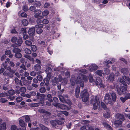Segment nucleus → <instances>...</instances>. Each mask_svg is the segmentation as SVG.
I'll return each instance as SVG.
<instances>
[{
    "label": "nucleus",
    "mask_w": 130,
    "mask_h": 130,
    "mask_svg": "<svg viewBox=\"0 0 130 130\" xmlns=\"http://www.w3.org/2000/svg\"><path fill=\"white\" fill-rule=\"evenodd\" d=\"M10 59L8 58L6 59V61L3 63L2 66L6 70L9 71H5L3 73V75L5 76H7L9 78H11L13 77V74L15 72V70L11 69L10 66H7L8 62Z\"/></svg>",
    "instance_id": "f03ea898"
},
{
    "label": "nucleus",
    "mask_w": 130,
    "mask_h": 130,
    "mask_svg": "<svg viewBox=\"0 0 130 130\" xmlns=\"http://www.w3.org/2000/svg\"><path fill=\"white\" fill-rule=\"evenodd\" d=\"M13 52L16 54V53H20L21 52V50L19 48H15L13 49Z\"/></svg>",
    "instance_id": "58836bf2"
},
{
    "label": "nucleus",
    "mask_w": 130,
    "mask_h": 130,
    "mask_svg": "<svg viewBox=\"0 0 130 130\" xmlns=\"http://www.w3.org/2000/svg\"><path fill=\"white\" fill-rule=\"evenodd\" d=\"M22 23L23 25L25 26H27L28 24V21L26 19H24L22 21Z\"/></svg>",
    "instance_id": "bb28decb"
},
{
    "label": "nucleus",
    "mask_w": 130,
    "mask_h": 130,
    "mask_svg": "<svg viewBox=\"0 0 130 130\" xmlns=\"http://www.w3.org/2000/svg\"><path fill=\"white\" fill-rule=\"evenodd\" d=\"M34 6L36 7H40L41 5L40 2H37L34 4Z\"/></svg>",
    "instance_id": "864d4df0"
},
{
    "label": "nucleus",
    "mask_w": 130,
    "mask_h": 130,
    "mask_svg": "<svg viewBox=\"0 0 130 130\" xmlns=\"http://www.w3.org/2000/svg\"><path fill=\"white\" fill-rule=\"evenodd\" d=\"M104 126L106 127L109 130H112V129L111 126L109 125L108 124L106 123H103Z\"/></svg>",
    "instance_id": "5701e85b"
},
{
    "label": "nucleus",
    "mask_w": 130,
    "mask_h": 130,
    "mask_svg": "<svg viewBox=\"0 0 130 130\" xmlns=\"http://www.w3.org/2000/svg\"><path fill=\"white\" fill-rule=\"evenodd\" d=\"M22 55L20 53L15 54V56L17 58H20L22 57Z\"/></svg>",
    "instance_id": "a18cd8bd"
},
{
    "label": "nucleus",
    "mask_w": 130,
    "mask_h": 130,
    "mask_svg": "<svg viewBox=\"0 0 130 130\" xmlns=\"http://www.w3.org/2000/svg\"><path fill=\"white\" fill-rule=\"evenodd\" d=\"M8 96V94L5 92L2 93L0 94V97H5Z\"/></svg>",
    "instance_id": "37998d69"
},
{
    "label": "nucleus",
    "mask_w": 130,
    "mask_h": 130,
    "mask_svg": "<svg viewBox=\"0 0 130 130\" xmlns=\"http://www.w3.org/2000/svg\"><path fill=\"white\" fill-rule=\"evenodd\" d=\"M122 78H122L120 79V83L125 86L126 85V84L125 82V80L126 82L128 85H130V79L129 78L124 76H122Z\"/></svg>",
    "instance_id": "6e6552de"
},
{
    "label": "nucleus",
    "mask_w": 130,
    "mask_h": 130,
    "mask_svg": "<svg viewBox=\"0 0 130 130\" xmlns=\"http://www.w3.org/2000/svg\"><path fill=\"white\" fill-rule=\"evenodd\" d=\"M19 122L20 125L22 127H23V130H26L25 126L26 125L23 120L22 119H20L19 121Z\"/></svg>",
    "instance_id": "a211bd4d"
},
{
    "label": "nucleus",
    "mask_w": 130,
    "mask_h": 130,
    "mask_svg": "<svg viewBox=\"0 0 130 130\" xmlns=\"http://www.w3.org/2000/svg\"><path fill=\"white\" fill-rule=\"evenodd\" d=\"M49 12L48 10H44L42 13V17L47 15L49 14Z\"/></svg>",
    "instance_id": "c85d7f7f"
},
{
    "label": "nucleus",
    "mask_w": 130,
    "mask_h": 130,
    "mask_svg": "<svg viewBox=\"0 0 130 130\" xmlns=\"http://www.w3.org/2000/svg\"><path fill=\"white\" fill-rule=\"evenodd\" d=\"M35 13V14L34 15V17L35 18H42V15H41V12L40 10H37Z\"/></svg>",
    "instance_id": "4468645a"
},
{
    "label": "nucleus",
    "mask_w": 130,
    "mask_h": 130,
    "mask_svg": "<svg viewBox=\"0 0 130 130\" xmlns=\"http://www.w3.org/2000/svg\"><path fill=\"white\" fill-rule=\"evenodd\" d=\"M37 78L39 81H41L42 79V77L40 75L38 76L37 77Z\"/></svg>",
    "instance_id": "338daca9"
},
{
    "label": "nucleus",
    "mask_w": 130,
    "mask_h": 130,
    "mask_svg": "<svg viewBox=\"0 0 130 130\" xmlns=\"http://www.w3.org/2000/svg\"><path fill=\"white\" fill-rule=\"evenodd\" d=\"M127 87L123 86H120V87L117 86V89L118 94L119 95H121L126 93Z\"/></svg>",
    "instance_id": "0eeeda50"
},
{
    "label": "nucleus",
    "mask_w": 130,
    "mask_h": 130,
    "mask_svg": "<svg viewBox=\"0 0 130 130\" xmlns=\"http://www.w3.org/2000/svg\"><path fill=\"white\" fill-rule=\"evenodd\" d=\"M96 73L98 75L103 76H104V74L102 71L98 70L96 71Z\"/></svg>",
    "instance_id": "393cba45"
},
{
    "label": "nucleus",
    "mask_w": 130,
    "mask_h": 130,
    "mask_svg": "<svg viewBox=\"0 0 130 130\" xmlns=\"http://www.w3.org/2000/svg\"><path fill=\"white\" fill-rule=\"evenodd\" d=\"M88 79V77L87 76L80 73L77 77L76 83L79 84L81 87H83L84 85L83 80L85 82L87 81Z\"/></svg>",
    "instance_id": "20e7f679"
},
{
    "label": "nucleus",
    "mask_w": 130,
    "mask_h": 130,
    "mask_svg": "<svg viewBox=\"0 0 130 130\" xmlns=\"http://www.w3.org/2000/svg\"><path fill=\"white\" fill-rule=\"evenodd\" d=\"M34 68L36 71H39L41 69V67L40 65L36 64L34 65Z\"/></svg>",
    "instance_id": "b1692460"
},
{
    "label": "nucleus",
    "mask_w": 130,
    "mask_h": 130,
    "mask_svg": "<svg viewBox=\"0 0 130 130\" xmlns=\"http://www.w3.org/2000/svg\"><path fill=\"white\" fill-rule=\"evenodd\" d=\"M40 92L41 93H43L45 91V88L44 87H42L40 89Z\"/></svg>",
    "instance_id": "3c124183"
},
{
    "label": "nucleus",
    "mask_w": 130,
    "mask_h": 130,
    "mask_svg": "<svg viewBox=\"0 0 130 130\" xmlns=\"http://www.w3.org/2000/svg\"><path fill=\"white\" fill-rule=\"evenodd\" d=\"M23 9L24 11H27L28 8L27 6H24L23 7Z\"/></svg>",
    "instance_id": "052dcab7"
},
{
    "label": "nucleus",
    "mask_w": 130,
    "mask_h": 130,
    "mask_svg": "<svg viewBox=\"0 0 130 130\" xmlns=\"http://www.w3.org/2000/svg\"><path fill=\"white\" fill-rule=\"evenodd\" d=\"M51 125L53 126L54 127L57 124L61 125L64 124V122L57 120L55 121H50Z\"/></svg>",
    "instance_id": "f8f14e48"
},
{
    "label": "nucleus",
    "mask_w": 130,
    "mask_h": 130,
    "mask_svg": "<svg viewBox=\"0 0 130 130\" xmlns=\"http://www.w3.org/2000/svg\"><path fill=\"white\" fill-rule=\"evenodd\" d=\"M38 43L42 45H45V42L43 41L40 40L38 41Z\"/></svg>",
    "instance_id": "680f3d73"
},
{
    "label": "nucleus",
    "mask_w": 130,
    "mask_h": 130,
    "mask_svg": "<svg viewBox=\"0 0 130 130\" xmlns=\"http://www.w3.org/2000/svg\"><path fill=\"white\" fill-rule=\"evenodd\" d=\"M98 67V66L95 64H92L89 67V70L90 71H92L96 70Z\"/></svg>",
    "instance_id": "2eb2a0df"
},
{
    "label": "nucleus",
    "mask_w": 130,
    "mask_h": 130,
    "mask_svg": "<svg viewBox=\"0 0 130 130\" xmlns=\"http://www.w3.org/2000/svg\"><path fill=\"white\" fill-rule=\"evenodd\" d=\"M53 105L56 107L60 108L64 110H68L69 109L68 107L66 105L61 104L59 103H53Z\"/></svg>",
    "instance_id": "1a4fd4ad"
},
{
    "label": "nucleus",
    "mask_w": 130,
    "mask_h": 130,
    "mask_svg": "<svg viewBox=\"0 0 130 130\" xmlns=\"http://www.w3.org/2000/svg\"><path fill=\"white\" fill-rule=\"evenodd\" d=\"M52 98V97L51 94H48L47 95V98L46 99L50 102H53Z\"/></svg>",
    "instance_id": "7c9ffc66"
},
{
    "label": "nucleus",
    "mask_w": 130,
    "mask_h": 130,
    "mask_svg": "<svg viewBox=\"0 0 130 130\" xmlns=\"http://www.w3.org/2000/svg\"><path fill=\"white\" fill-rule=\"evenodd\" d=\"M12 46L13 47H19L21 46V45L18 44L17 43L13 44H12Z\"/></svg>",
    "instance_id": "8fccbe9b"
},
{
    "label": "nucleus",
    "mask_w": 130,
    "mask_h": 130,
    "mask_svg": "<svg viewBox=\"0 0 130 130\" xmlns=\"http://www.w3.org/2000/svg\"><path fill=\"white\" fill-rule=\"evenodd\" d=\"M88 130H99V129L97 128L93 129L92 127L90 126L88 127Z\"/></svg>",
    "instance_id": "774afa93"
},
{
    "label": "nucleus",
    "mask_w": 130,
    "mask_h": 130,
    "mask_svg": "<svg viewBox=\"0 0 130 130\" xmlns=\"http://www.w3.org/2000/svg\"><path fill=\"white\" fill-rule=\"evenodd\" d=\"M23 117H24L25 118V121L28 122L30 120V118L29 116L26 115L21 117L22 118Z\"/></svg>",
    "instance_id": "4c0bfd02"
},
{
    "label": "nucleus",
    "mask_w": 130,
    "mask_h": 130,
    "mask_svg": "<svg viewBox=\"0 0 130 130\" xmlns=\"http://www.w3.org/2000/svg\"><path fill=\"white\" fill-rule=\"evenodd\" d=\"M40 96L41 98H42L40 100V102H39V103H35L33 104V106L35 107H36L38 106L39 104H43L44 103V99L45 96L44 94H43Z\"/></svg>",
    "instance_id": "ddd939ff"
},
{
    "label": "nucleus",
    "mask_w": 130,
    "mask_h": 130,
    "mask_svg": "<svg viewBox=\"0 0 130 130\" xmlns=\"http://www.w3.org/2000/svg\"><path fill=\"white\" fill-rule=\"evenodd\" d=\"M6 124L5 122H4L0 126V130H6Z\"/></svg>",
    "instance_id": "4be33fe9"
},
{
    "label": "nucleus",
    "mask_w": 130,
    "mask_h": 130,
    "mask_svg": "<svg viewBox=\"0 0 130 130\" xmlns=\"http://www.w3.org/2000/svg\"><path fill=\"white\" fill-rule=\"evenodd\" d=\"M71 85L72 86H74L75 84V78L74 76H72L70 80Z\"/></svg>",
    "instance_id": "aec40b11"
},
{
    "label": "nucleus",
    "mask_w": 130,
    "mask_h": 130,
    "mask_svg": "<svg viewBox=\"0 0 130 130\" xmlns=\"http://www.w3.org/2000/svg\"><path fill=\"white\" fill-rule=\"evenodd\" d=\"M43 81L44 82L45 85L48 86L49 83L48 80L46 78H44L43 79Z\"/></svg>",
    "instance_id": "49530a36"
},
{
    "label": "nucleus",
    "mask_w": 130,
    "mask_h": 130,
    "mask_svg": "<svg viewBox=\"0 0 130 130\" xmlns=\"http://www.w3.org/2000/svg\"><path fill=\"white\" fill-rule=\"evenodd\" d=\"M116 117L118 120L115 121L113 125L115 127H118L124 120V117L122 114L118 113L116 115Z\"/></svg>",
    "instance_id": "39448f33"
},
{
    "label": "nucleus",
    "mask_w": 130,
    "mask_h": 130,
    "mask_svg": "<svg viewBox=\"0 0 130 130\" xmlns=\"http://www.w3.org/2000/svg\"><path fill=\"white\" fill-rule=\"evenodd\" d=\"M7 101V100L4 98H1L0 99V102L2 103H4Z\"/></svg>",
    "instance_id": "69168bd1"
},
{
    "label": "nucleus",
    "mask_w": 130,
    "mask_h": 130,
    "mask_svg": "<svg viewBox=\"0 0 130 130\" xmlns=\"http://www.w3.org/2000/svg\"><path fill=\"white\" fill-rule=\"evenodd\" d=\"M39 111L40 112L45 113V115L49 116L50 114V113L49 112L45 111L43 109H39Z\"/></svg>",
    "instance_id": "cd10ccee"
},
{
    "label": "nucleus",
    "mask_w": 130,
    "mask_h": 130,
    "mask_svg": "<svg viewBox=\"0 0 130 130\" xmlns=\"http://www.w3.org/2000/svg\"><path fill=\"white\" fill-rule=\"evenodd\" d=\"M128 71V70L126 68H122L121 70V72L124 74L127 73V72Z\"/></svg>",
    "instance_id": "f704fd0d"
},
{
    "label": "nucleus",
    "mask_w": 130,
    "mask_h": 130,
    "mask_svg": "<svg viewBox=\"0 0 130 130\" xmlns=\"http://www.w3.org/2000/svg\"><path fill=\"white\" fill-rule=\"evenodd\" d=\"M22 100V98L21 97L19 96L16 98V100L17 102H19Z\"/></svg>",
    "instance_id": "de8ad7c7"
},
{
    "label": "nucleus",
    "mask_w": 130,
    "mask_h": 130,
    "mask_svg": "<svg viewBox=\"0 0 130 130\" xmlns=\"http://www.w3.org/2000/svg\"><path fill=\"white\" fill-rule=\"evenodd\" d=\"M25 53L27 54H30L31 53V50L28 48H26L25 49Z\"/></svg>",
    "instance_id": "79ce46f5"
},
{
    "label": "nucleus",
    "mask_w": 130,
    "mask_h": 130,
    "mask_svg": "<svg viewBox=\"0 0 130 130\" xmlns=\"http://www.w3.org/2000/svg\"><path fill=\"white\" fill-rule=\"evenodd\" d=\"M45 72L47 74V76L50 79L51 77V74L52 72V70L50 67H48L45 70Z\"/></svg>",
    "instance_id": "f3484780"
},
{
    "label": "nucleus",
    "mask_w": 130,
    "mask_h": 130,
    "mask_svg": "<svg viewBox=\"0 0 130 130\" xmlns=\"http://www.w3.org/2000/svg\"><path fill=\"white\" fill-rule=\"evenodd\" d=\"M17 40V38L15 37H13L11 39V41L12 42H15Z\"/></svg>",
    "instance_id": "4d7b16f0"
},
{
    "label": "nucleus",
    "mask_w": 130,
    "mask_h": 130,
    "mask_svg": "<svg viewBox=\"0 0 130 130\" xmlns=\"http://www.w3.org/2000/svg\"><path fill=\"white\" fill-rule=\"evenodd\" d=\"M48 22V21L46 19H45L42 21V23L44 24H47Z\"/></svg>",
    "instance_id": "603ef678"
},
{
    "label": "nucleus",
    "mask_w": 130,
    "mask_h": 130,
    "mask_svg": "<svg viewBox=\"0 0 130 130\" xmlns=\"http://www.w3.org/2000/svg\"><path fill=\"white\" fill-rule=\"evenodd\" d=\"M120 99L121 101L123 103L124 102L127 100L125 97L124 98L121 97L120 98Z\"/></svg>",
    "instance_id": "0e129e2a"
},
{
    "label": "nucleus",
    "mask_w": 130,
    "mask_h": 130,
    "mask_svg": "<svg viewBox=\"0 0 130 130\" xmlns=\"http://www.w3.org/2000/svg\"><path fill=\"white\" fill-rule=\"evenodd\" d=\"M117 96L114 92L106 94L105 96L104 101L107 104H110L116 101Z\"/></svg>",
    "instance_id": "7ed1b4c3"
},
{
    "label": "nucleus",
    "mask_w": 130,
    "mask_h": 130,
    "mask_svg": "<svg viewBox=\"0 0 130 130\" xmlns=\"http://www.w3.org/2000/svg\"><path fill=\"white\" fill-rule=\"evenodd\" d=\"M22 82L24 85H28L31 82H30L25 79L23 80V81H22Z\"/></svg>",
    "instance_id": "c9c22d12"
},
{
    "label": "nucleus",
    "mask_w": 130,
    "mask_h": 130,
    "mask_svg": "<svg viewBox=\"0 0 130 130\" xmlns=\"http://www.w3.org/2000/svg\"><path fill=\"white\" fill-rule=\"evenodd\" d=\"M89 81L90 82H93V79L92 75H89Z\"/></svg>",
    "instance_id": "e2e57ef3"
},
{
    "label": "nucleus",
    "mask_w": 130,
    "mask_h": 130,
    "mask_svg": "<svg viewBox=\"0 0 130 130\" xmlns=\"http://www.w3.org/2000/svg\"><path fill=\"white\" fill-rule=\"evenodd\" d=\"M80 96H81L82 101L85 102H87L89 99V95L86 89H84L81 92Z\"/></svg>",
    "instance_id": "423d86ee"
},
{
    "label": "nucleus",
    "mask_w": 130,
    "mask_h": 130,
    "mask_svg": "<svg viewBox=\"0 0 130 130\" xmlns=\"http://www.w3.org/2000/svg\"><path fill=\"white\" fill-rule=\"evenodd\" d=\"M29 10L31 11L34 12H36L37 10L35 7L33 6H31L29 8Z\"/></svg>",
    "instance_id": "a19ab883"
},
{
    "label": "nucleus",
    "mask_w": 130,
    "mask_h": 130,
    "mask_svg": "<svg viewBox=\"0 0 130 130\" xmlns=\"http://www.w3.org/2000/svg\"><path fill=\"white\" fill-rule=\"evenodd\" d=\"M39 126L42 130H49L48 127L42 124H39Z\"/></svg>",
    "instance_id": "a878e982"
},
{
    "label": "nucleus",
    "mask_w": 130,
    "mask_h": 130,
    "mask_svg": "<svg viewBox=\"0 0 130 130\" xmlns=\"http://www.w3.org/2000/svg\"><path fill=\"white\" fill-rule=\"evenodd\" d=\"M17 42L19 44H18L21 45V44L23 42L22 39L20 37H19L18 39Z\"/></svg>",
    "instance_id": "09e8293b"
},
{
    "label": "nucleus",
    "mask_w": 130,
    "mask_h": 130,
    "mask_svg": "<svg viewBox=\"0 0 130 130\" xmlns=\"http://www.w3.org/2000/svg\"><path fill=\"white\" fill-rule=\"evenodd\" d=\"M112 62L108 60H106L105 61L104 64L105 65H107L109 63L111 64Z\"/></svg>",
    "instance_id": "13d9d810"
},
{
    "label": "nucleus",
    "mask_w": 130,
    "mask_h": 130,
    "mask_svg": "<svg viewBox=\"0 0 130 130\" xmlns=\"http://www.w3.org/2000/svg\"><path fill=\"white\" fill-rule=\"evenodd\" d=\"M15 83L17 84H20L22 86L21 84V80H19L17 77H15Z\"/></svg>",
    "instance_id": "c756f323"
},
{
    "label": "nucleus",
    "mask_w": 130,
    "mask_h": 130,
    "mask_svg": "<svg viewBox=\"0 0 130 130\" xmlns=\"http://www.w3.org/2000/svg\"><path fill=\"white\" fill-rule=\"evenodd\" d=\"M43 25L42 24H39L35 26L36 31L38 34H40L42 32L43 30L41 28L43 27Z\"/></svg>",
    "instance_id": "9d476101"
},
{
    "label": "nucleus",
    "mask_w": 130,
    "mask_h": 130,
    "mask_svg": "<svg viewBox=\"0 0 130 130\" xmlns=\"http://www.w3.org/2000/svg\"><path fill=\"white\" fill-rule=\"evenodd\" d=\"M35 29V27H31L29 28L28 31V33L30 36H32L34 35Z\"/></svg>",
    "instance_id": "dca6fc26"
},
{
    "label": "nucleus",
    "mask_w": 130,
    "mask_h": 130,
    "mask_svg": "<svg viewBox=\"0 0 130 130\" xmlns=\"http://www.w3.org/2000/svg\"><path fill=\"white\" fill-rule=\"evenodd\" d=\"M8 92L9 94L12 95H13L15 93L14 91L13 90H10Z\"/></svg>",
    "instance_id": "6e6d98bb"
},
{
    "label": "nucleus",
    "mask_w": 130,
    "mask_h": 130,
    "mask_svg": "<svg viewBox=\"0 0 130 130\" xmlns=\"http://www.w3.org/2000/svg\"><path fill=\"white\" fill-rule=\"evenodd\" d=\"M91 103L93 106V108L94 109L98 108V106L100 109L103 108L106 111V112L103 113V116L106 118H109L110 116V111L109 108H106L105 104L102 102L100 103L99 97L97 96H92L91 98Z\"/></svg>",
    "instance_id": "f257e3e1"
},
{
    "label": "nucleus",
    "mask_w": 130,
    "mask_h": 130,
    "mask_svg": "<svg viewBox=\"0 0 130 130\" xmlns=\"http://www.w3.org/2000/svg\"><path fill=\"white\" fill-rule=\"evenodd\" d=\"M25 43L26 45L28 46H31L32 44L31 41L28 40H26L25 41Z\"/></svg>",
    "instance_id": "e433bc0d"
},
{
    "label": "nucleus",
    "mask_w": 130,
    "mask_h": 130,
    "mask_svg": "<svg viewBox=\"0 0 130 130\" xmlns=\"http://www.w3.org/2000/svg\"><path fill=\"white\" fill-rule=\"evenodd\" d=\"M20 91L21 92L24 93L26 92V89L25 88L22 87L20 89Z\"/></svg>",
    "instance_id": "c03bdc74"
},
{
    "label": "nucleus",
    "mask_w": 130,
    "mask_h": 130,
    "mask_svg": "<svg viewBox=\"0 0 130 130\" xmlns=\"http://www.w3.org/2000/svg\"><path fill=\"white\" fill-rule=\"evenodd\" d=\"M24 57L32 61H34V59L29 56L26 55L24 56Z\"/></svg>",
    "instance_id": "ea45409f"
},
{
    "label": "nucleus",
    "mask_w": 130,
    "mask_h": 130,
    "mask_svg": "<svg viewBox=\"0 0 130 130\" xmlns=\"http://www.w3.org/2000/svg\"><path fill=\"white\" fill-rule=\"evenodd\" d=\"M80 90V87H77L75 90V96L77 98H78L79 95V93Z\"/></svg>",
    "instance_id": "412c9836"
},
{
    "label": "nucleus",
    "mask_w": 130,
    "mask_h": 130,
    "mask_svg": "<svg viewBox=\"0 0 130 130\" xmlns=\"http://www.w3.org/2000/svg\"><path fill=\"white\" fill-rule=\"evenodd\" d=\"M31 49L33 52H36L37 50V48L35 45H31Z\"/></svg>",
    "instance_id": "473e14b6"
},
{
    "label": "nucleus",
    "mask_w": 130,
    "mask_h": 130,
    "mask_svg": "<svg viewBox=\"0 0 130 130\" xmlns=\"http://www.w3.org/2000/svg\"><path fill=\"white\" fill-rule=\"evenodd\" d=\"M59 97L60 100L62 102L64 103L66 102V100H65L64 97L61 95H59Z\"/></svg>",
    "instance_id": "2f4dec72"
},
{
    "label": "nucleus",
    "mask_w": 130,
    "mask_h": 130,
    "mask_svg": "<svg viewBox=\"0 0 130 130\" xmlns=\"http://www.w3.org/2000/svg\"><path fill=\"white\" fill-rule=\"evenodd\" d=\"M106 78H107L108 80L110 82H112L114 78V74L113 73H111L108 76H107V77H106Z\"/></svg>",
    "instance_id": "6ab92c4d"
},
{
    "label": "nucleus",
    "mask_w": 130,
    "mask_h": 130,
    "mask_svg": "<svg viewBox=\"0 0 130 130\" xmlns=\"http://www.w3.org/2000/svg\"><path fill=\"white\" fill-rule=\"evenodd\" d=\"M96 80L95 81V83L96 86L99 87L103 88L104 86L102 83V80L99 77H97L96 79Z\"/></svg>",
    "instance_id": "9b49d317"
},
{
    "label": "nucleus",
    "mask_w": 130,
    "mask_h": 130,
    "mask_svg": "<svg viewBox=\"0 0 130 130\" xmlns=\"http://www.w3.org/2000/svg\"><path fill=\"white\" fill-rule=\"evenodd\" d=\"M21 33L24 34V33L26 34V29L24 28H22L21 29Z\"/></svg>",
    "instance_id": "5fc2aeb1"
},
{
    "label": "nucleus",
    "mask_w": 130,
    "mask_h": 130,
    "mask_svg": "<svg viewBox=\"0 0 130 130\" xmlns=\"http://www.w3.org/2000/svg\"><path fill=\"white\" fill-rule=\"evenodd\" d=\"M79 72L84 74L86 73L87 72V70L85 69L80 70H79Z\"/></svg>",
    "instance_id": "bf43d9fd"
},
{
    "label": "nucleus",
    "mask_w": 130,
    "mask_h": 130,
    "mask_svg": "<svg viewBox=\"0 0 130 130\" xmlns=\"http://www.w3.org/2000/svg\"><path fill=\"white\" fill-rule=\"evenodd\" d=\"M62 116L63 115L62 113V112H61V113H58L57 114V116L59 117H60L59 119L61 120H64V118L62 117Z\"/></svg>",
    "instance_id": "72a5a7b5"
}]
</instances>
